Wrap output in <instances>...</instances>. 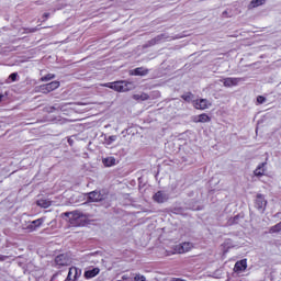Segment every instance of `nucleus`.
<instances>
[{
  "label": "nucleus",
  "mask_w": 281,
  "mask_h": 281,
  "mask_svg": "<svg viewBox=\"0 0 281 281\" xmlns=\"http://www.w3.org/2000/svg\"><path fill=\"white\" fill-rule=\"evenodd\" d=\"M193 104L195 109H200L201 111H205V109H210V106H212V103L206 99H198Z\"/></svg>",
  "instance_id": "nucleus-6"
},
{
  "label": "nucleus",
  "mask_w": 281,
  "mask_h": 281,
  "mask_svg": "<svg viewBox=\"0 0 281 281\" xmlns=\"http://www.w3.org/2000/svg\"><path fill=\"white\" fill-rule=\"evenodd\" d=\"M58 87H60V82L53 81V82L40 86L38 91H40V93H52V91H56V89H58Z\"/></svg>",
  "instance_id": "nucleus-4"
},
{
  "label": "nucleus",
  "mask_w": 281,
  "mask_h": 281,
  "mask_svg": "<svg viewBox=\"0 0 281 281\" xmlns=\"http://www.w3.org/2000/svg\"><path fill=\"white\" fill-rule=\"evenodd\" d=\"M69 262L70 260L66 255H59L55 258V263L58 265V267H67Z\"/></svg>",
  "instance_id": "nucleus-10"
},
{
  "label": "nucleus",
  "mask_w": 281,
  "mask_h": 281,
  "mask_svg": "<svg viewBox=\"0 0 281 281\" xmlns=\"http://www.w3.org/2000/svg\"><path fill=\"white\" fill-rule=\"evenodd\" d=\"M182 100H184L186 102H191L192 101V93L183 94Z\"/></svg>",
  "instance_id": "nucleus-24"
},
{
  "label": "nucleus",
  "mask_w": 281,
  "mask_h": 281,
  "mask_svg": "<svg viewBox=\"0 0 281 281\" xmlns=\"http://www.w3.org/2000/svg\"><path fill=\"white\" fill-rule=\"evenodd\" d=\"M3 99V95L2 94H0V102H1V100Z\"/></svg>",
  "instance_id": "nucleus-28"
},
{
  "label": "nucleus",
  "mask_w": 281,
  "mask_h": 281,
  "mask_svg": "<svg viewBox=\"0 0 281 281\" xmlns=\"http://www.w3.org/2000/svg\"><path fill=\"white\" fill-rule=\"evenodd\" d=\"M103 87H108V89H113L119 93H124L126 91H131L133 89V85L128 81H114L104 83Z\"/></svg>",
  "instance_id": "nucleus-2"
},
{
  "label": "nucleus",
  "mask_w": 281,
  "mask_h": 281,
  "mask_svg": "<svg viewBox=\"0 0 281 281\" xmlns=\"http://www.w3.org/2000/svg\"><path fill=\"white\" fill-rule=\"evenodd\" d=\"M220 82H223L224 87H236L238 86V82H240V79L228 77L221 79Z\"/></svg>",
  "instance_id": "nucleus-8"
},
{
  "label": "nucleus",
  "mask_w": 281,
  "mask_h": 281,
  "mask_svg": "<svg viewBox=\"0 0 281 281\" xmlns=\"http://www.w3.org/2000/svg\"><path fill=\"white\" fill-rule=\"evenodd\" d=\"M256 207L258 210L265 211V207H267V200H265V195H262V194L257 195Z\"/></svg>",
  "instance_id": "nucleus-12"
},
{
  "label": "nucleus",
  "mask_w": 281,
  "mask_h": 281,
  "mask_svg": "<svg viewBox=\"0 0 281 281\" xmlns=\"http://www.w3.org/2000/svg\"><path fill=\"white\" fill-rule=\"evenodd\" d=\"M99 273H100V268H92L85 272V278H87V280H91V278H95V276H98Z\"/></svg>",
  "instance_id": "nucleus-14"
},
{
  "label": "nucleus",
  "mask_w": 281,
  "mask_h": 281,
  "mask_svg": "<svg viewBox=\"0 0 281 281\" xmlns=\"http://www.w3.org/2000/svg\"><path fill=\"white\" fill-rule=\"evenodd\" d=\"M16 76L18 74L16 72H13L9 76V80H11V82H15L16 81Z\"/></svg>",
  "instance_id": "nucleus-27"
},
{
  "label": "nucleus",
  "mask_w": 281,
  "mask_h": 281,
  "mask_svg": "<svg viewBox=\"0 0 281 281\" xmlns=\"http://www.w3.org/2000/svg\"><path fill=\"white\" fill-rule=\"evenodd\" d=\"M247 269V259H243L235 263L234 270L235 271H245Z\"/></svg>",
  "instance_id": "nucleus-15"
},
{
  "label": "nucleus",
  "mask_w": 281,
  "mask_h": 281,
  "mask_svg": "<svg viewBox=\"0 0 281 281\" xmlns=\"http://www.w3.org/2000/svg\"><path fill=\"white\" fill-rule=\"evenodd\" d=\"M134 281H146V277L144 274H135Z\"/></svg>",
  "instance_id": "nucleus-26"
},
{
  "label": "nucleus",
  "mask_w": 281,
  "mask_h": 281,
  "mask_svg": "<svg viewBox=\"0 0 281 281\" xmlns=\"http://www.w3.org/2000/svg\"><path fill=\"white\" fill-rule=\"evenodd\" d=\"M37 205L40 207H44V209H47V207H50L52 206V201L47 200V199H41V200H37Z\"/></svg>",
  "instance_id": "nucleus-17"
},
{
  "label": "nucleus",
  "mask_w": 281,
  "mask_h": 281,
  "mask_svg": "<svg viewBox=\"0 0 281 281\" xmlns=\"http://www.w3.org/2000/svg\"><path fill=\"white\" fill-rule=\"evenodd\" d=\"M266 0H251L249 8H260V5H265Z\"/></svg>",
  "instance_id": "nucleus-21"
},
{
  "label": "nucleus",
  "mask_w": 281,
  "mask_h": 281,
  "mask_svg": "<svg viewBox=\"0 0 281 281\" xmlns=\"http://www.w3.org/2000/svg\"><path fill=\"white\" fill-rule=\"evenodd\" d=\"M238 217H234V221H236Z\"/></svg>",
  "instance_id": "nucleus-30"
},
{
  "label": "nucleus",
  "mask_w": 281,
  "mask_h": 281,
  "mask_svg": "<svg viewBox=\"0 0 281 281\" xmlns=\"http://www.w3.org/2000/svg\"><path fill=\"white\" fill-rule=\"evenodd\" d=\"M192 120L195 124H199V123L205 124V122H211L212 119L207 114L203 113V114L193 116Z\"/></svg>",
  "instance_id": "nucleus-11"
},
{
  "label": "nucleus",
  "mask_w": 281,
  "mask_h": 281,
  "mask_svg": "<svg viewBox=\"0 0 281 281\" xmlns=\"http://www.w3.org/2000/svg\"><path fill=\"white\" fill-rule=\"evenodd\" d=\"M103 165L108 168H111V166H115V157L103 158Z\"/></svg>",
  "instance_id": "nucleus-18"
},
{
  "label": "nucleus",
  "mask_w": 281,
  "mask_h": 281,
  "mask_svg": "<svg viewBox=\"0 0 281 281\" xmlns=\"http://www.w3.org/2000/svg\"><path fill=\"white\" fill-rule=\"evenodd\" d=\"M88 200L92 203H98L100 201H104V195L100 193V191H92L88 193Z\"/></svg>",
  "instance_id": "nucleus-7"
},
{
  "label": "nucleus",
  "mask_w": 281,
  "mask_h": 281,
  "mask_svg": "<svg viewBox=\"0 0 281 281\" xmlns=\"http://www.w3.org/2000/svg\"><path fill=\"white\" fill-rule=\"evenodd\" d=\"M79 273L80 270H78V268L71 267L65 281H75L78 278Z\"/></svg>",
  "instance_id": "nucleus-13"
},
{
  "label": "nucleus",
  "mask_w": 281,
  "mask_h": 281,
  "mask_svg": "<svg viewBox=\"0 0 281 281\" xmlns=\"http://www.w3.org/2000/svg\"><path fill=\"white\" fill-rule=\"evenodd\" d=\"M44 222H45V217L37 218V220L29 223L26 225L25 229H27V232H36L37 228L44 224Z\"/></svg>",
  "instance_id": "nucleus-5"
},
{
  "label": "nucleus",
  "mask_w": 281,
  "mask_h": 281,
  "mask_svg": "<svg viewBox=\"0 0 281 281\" xmlns=\"http://www.w3.org/2000/svg\"><path fill=\"white\" fill-rule=\"evenodd\" d=\"M44 16L48 18V16H49V14H47V13H46V14H44Z\"/></svg>",
  "instance_id": "nucleus-29"
},
{
  "label": "nucleus",
  "mask_w": 281,
  "mask_h": 281,
  "mask_svg": "<svg viewBox=\"0 0 281 281\" xmlns=\"http://www.w3.org/2000/svg\"><path fill=\"white\" fill-rule=\"evenodd\" d=\"M149 95L147 93H140V94H134L133 99L140 101V102H145V100H148Z\"/></svg>",
  "instance_id": "nucleus-20"
},
{
  "label": "nucleus",
  "mask_w": 281,
  "mask_h": 281,
  "mask_svg": "<svg viewBox=\"0 0 281 281\" xmlns=\"http://www.w3.org/2000/svg\"><path fill=\"white\" fill-rule=\"evenodd\" d=\"M55 78H56L55 75L48 74V75L42 77V78H41V81H42V82H49V80H54Z\"/></svg>",
  "instance_id": "nucleus-23"
},
{
  "label": "nucleus",
  "mask_w": 281,
  "mask_h": 281,
  "mask_svg": "<svg viewBox=\"0 0 281 281\" xmlns=\"http://www.w3.org/2000/svg\"><path fill=\"white\" fill-rule=\"evenodd\" d=\"M133 76H146V74H148V69L145 68H136L133 70Z\"/></svg>",
  "instance_id": "nucleus-19"
},
{
  "label": "nucleus",
  "mask_w": 281,
  "mask_h": 281,
  "mask_svg": "<svg viewBox=\"0 0 281 281\" xmlns=\"http://www.w3.org/2000/svg\"><path fill=\"white\" fill-rule=\"evenodd\" d=\"M265 166H267V164L262 162L255 169V177H262V175H265Z\"/></svg>",
  "instance_id": "nucleus-16"
},
{
  "label": "nucleus",
  "mask_w": 281,
  "mask_h": 281,
  "mask_svg": "<svg viewBox=\"0 0 281 281\" xmlns=\"http://www.w3.org/2000/svg\"><path fill=\"white\" fill-rule=\"evenodd\" d=\"M64 216L68 217V222L71 227H82L87 223V215L81 212H66Z\"/></svg>",
  "instance_id": "nucleus-1"
},
{
  "label": "nucleus",
  "mask_w": 281,
  "mask_h": 281,
  "mask_svg": "<svg viewBox=\"0 0 281 281\" xmlns=\"http://www.w3.org/2000/svg\"><path fill=\"white\" fill-rule=\"evenodd\" d=\"M194 247V245L190 241H184L182 244H178L173 247L171 254H188Z\"/></svg>",
  "instance_id": "nucleus-3"
},
{
  "label": "nucleus",
  "mask_w": 281,
  "mask_h": 281,
  "mask_svg": "<svg viewBox=\"0 0 281 281\" xmlns=\"http://www.w3.org/2000/svg\"><path fill=\"white\" fill-rule=\"evenodd\" d=\"M156 203H166L168 201V195L164 191H158L153 196Z\"/></svg>",
  "instance_id": "nucleus-9"
},
{
  "label": "nucleus",
  "mask_w": 281,
  "mask_h": 281,
  "mask_svg": "<svg viewBox=\"0 0 281 281\" xmlns=\"http://www.w3.org/2000/svg\"><path fill=\"white\" fill-rule=\"evenodd\" d=\"M265 102H267V98L262 95L257 97V104H265Z\"/></svg>",
  "instance_id": "nucleus-25"
},
{
  "label": "nucleus",
  "mask_w": 281,
  "mask_h": 281,
  "mask_svg": "<svg viewBox=\"0 0 281 281\" xmlns=\"http://www.w3.org/2000/svg\"><path fill=\"white\" fill-rule=\"evenodd\" d=\"M114 142H117V135H112L105 138L106 146H111Z\"/></svg>",
  "instance_id": "nucleus-22"
}]
</instances>
